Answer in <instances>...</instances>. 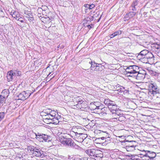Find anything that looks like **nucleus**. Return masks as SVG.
Returning <instances> with one entry per match:
<instances>
[{
	"label": "nucleus",
	"mask_w": 160,
	"mask_h": 160,
	"mask_svg": "<svg viewBox=\"0 0 160 160\" xmlns=\"http://www.w3.org/2000/svg\"><path fill=\"white\" fill-rule=\"evenodd\" d=\"M56 112L54 111H52L51 110L49 115L51 116V117H52V118L54 117L56 115Z\"/></svg>",
	"instance_id": "obj_37"
},
{
	"label": "nucleus",
	"mask_w": 160,
	"mask_h": 160,
	"mask_svg": "<svg viewBox=\"0 0 160 160\" xmlns=\"http://www.w3.org/2000/svg\"><path fill=\"white\" fill-rule=\"evenodd\" d=\"M37 148H38L34 147L32 146H29L28 147V150L32 151L33 152H34L35 150H37Z\"/></svg>",
	"instance_id": "obj_32"
},
{
	"label": "nucleus",
	"mask_w": 160,
	"mask_h": 160,
	"mask_svg": "<svg viewBox=\"0 0 160 160\" xmlns=\"http://www.w3.org/2000/svg\"><path fill=\"white\" fill-rule=\"evenodd\" d=\"M106 138L104 137H102L101 138H97L95 140L96 141H98L102 140L104 142L105 140V139Z\"/></svg>",
	"instance_id": "obj_41"
},
{
	"label": "nucleus",
	"mask_w": 160,
	"mask_h": 160,
	"mask_svg": "<svg viewBox=\"0 0 160 160\" xmlns=\"http://www.w3.org/2000/svg\"><path fill=\"white\" fill-rule=\"evenodd\" d=\"M80 134L78 135V137L77 138L76 140L78 142H82L84 139L87 137L86 135L80 132Z\"/></svg>",
	"instance_id": "obj_16"
},
{
	"label": "nucleus",
	"mask_w": 160,
	"mask_h": 160,
	"mask_svg": "<svg viewBox=\"0 0 160 160\" xmlns=\"http://www.w3.org/2000/svg\"><path fill=\"white\" fill-rule=\"evenodd\" d=\"M147 151H145L143 150L139 154V155L142 156V157H145L146 158L147 154Z\"/></svg>",
	"instance_id": "obj_31"
},
{
	"label": "nucleus",
	"mask_w": 160,
	"mask_h": 160,
	"mask_svg": "<svg viewBox=\"0 0 160 160\" xmlns=\"http://www.w3.org/2000/svg\"><path fill=\"white\" fill-rule=\"evenodd\" d=\"M73 102L75 106L78 109L84 108L87 107L86 102L84 101L82 98L76 97L74 98Z\"/></svg>",
	"instance_id": "obj_4"
},
{
	"label": "nucleus",
	"mask_w": 160,
	"mask_h": 160,
	"mask_svg": "<svg viewBox=\"0 0 160 160\" xmlns=\"http://www.w3.org/2000/svg\"><path fill=\"white\" fill-rule=\"evenodd\" d=\"M136 145H132L131 146H126V149L128 152H132L135 150V148Z\"/></svg>",
	"instance_id": "obj_19"
},
{
	"label": "nucleus",
	"mask_w": 160,
	"mask_h": 160,
	"mask_svg": "<svg viewBox=\"0 0 160 160\" xmlns=\"http://www.w3.org/2000/svg\"><path fill=\"white\" fill-rule=\"evenodd\" d=\"M102 131H101L100 130H95L94 131V133L95 134H99V135L100 136L101 134V132H102Z\"/></svg>",
	"instance_id": "obj_47"
},
{
	"label": "nucleus",
	"mask_w": 160,
	"mask_h": 160,
	"mask_svg": "<svg viewBox=\"0 0 160 160\" xmlns=\"http://www.w3.org/2000/svg\"><path fill=\"white\" fill-rule=\"evenodd\" d=\"M32 133L35 135V138L40 142H43L44 141L45 142H49L51 141V137L49 136L39 133H36L32 132Z\"/></svg>",
	"instance_id": "obj_5"
},
{
	"label": "nucleus",
	"mask_w": 160,
	"mask_h": 160,
	"mask_svg": "<svg viewBox=\"0 0 160 160\" xmlns=\"http://www.w3.org/2000/svg\"><path fill=\"white\" fill-rule=\"evenodd\" d=\"M117 118H118V120L121 121L124 120L125 117L122 116H118Z\"/></svg>",
	"instance_id": "obj_44"
},
{
	"label": "nucleus",
	"mask_w": 160,
	"mask_h": 160,
	"mask_svg": "<svg viewBox=\"0 0 160 160\" xmlns=\"http://www.w3.org/2000/svg\"><path fill=\"white\" fill-rule=\"evenodd\" d=\"M59 122L58 119L57 118L54 117L52 118V123L55 124H57Z\"/></svg>",
	"instance_id": "obj_29"
},
{
	"label": "nucleus",
	"mask_w": 160,
	"mask_h": 160,
	"mask_svg": "<svg viewBox=\"0 0 160 160\" xmlns=\"http://www.w3.org/2000/svg\"><path fill=\"white\" fill-rule=\"evenodd\" d=\"M148 51L146 50H144L141 51L137 56L138 58H139L140 57H144L148 53Z\"/></svg>",
	"instance_id": "obj_21"
},
{
	"label": "nucleus",
	"mask_w": 160,
	"mask_h": 160,
	"mask_svg": "<svg viewBox=\"0 0 160 160\" xmlns=\"http://www.w3.org/2000/svg\"><path fill=\"white\" fill-rule=\"evenodd\" d=\"M72 146H71L72 147H73V148L77 149L78 150H80L81 148L79 147L78 145H77L75 143L73 142V144H72Z\"/></svg>",
	"instance_id": "obj_35"
},
{
	"label": "nucleus",
	"mask_w": 160,
	"mask_h": 160,
	"mask_svg": "<svg viewBox=\"0 0 160 160\" xmlns=\"http://www.w3.org/2000/svg\"><path fill=\"white\" fill-rule=\"evenodd\" d=\"M84 6L86 8H88L89 9V4H85L84 5Z\"/></svg>",
	"instance_id": "obj_54"
},
{
	"label": "nucleus",
	"mask_w": 160,
	"mask_h": 160,
	"mask_svg": "<svg viewBox=\"0 0 160 160\" xmlns=\"http://www.w3.org/2000/svg\"><path fill=\"white\" fill-rule=\"evenodd\" d=\"M12 16L17 20H18V18L20 17V15L17 12H15L12 14Z\"/></svg>",
	"instance_id": "obj_28"
},
{
	"label": "nucleus",
	"mask_w": 160,
	"mask_h": 160,
	"mask_svg": "<svg viewBox=\"0 0 160 160\" xmlns=\"http://www.w3.org/2000/svg\"><path fill=\"white\" fill-rule=\"evenodd\" d=\"M121 89H122V91H124V88L123 87H122V88H121Z\"/></svg>",
	"instance_id": "obj_59"
},
{
	"label": "nucleus",
	"mask_w": 160,
	"mask_h": 160,
	"mask_svg": "<svg viewBox=\"0 0 160 160\" xmlns=\"http://www.w3.org/2000/svg\"><path fill=\"white\" fill-rule=\"evenodd\" d=\"M73 141L70 138L64 139L62 141V143L63 144L71 147L72 144H73Z\"/></svg>",
	"instance_id": "obj_11"
},
{
	"label": "nucleus",
	"mask_w": 160,
	"mask_h": 160,
	"mask_svg": "<svg viewBox=\"0 0 160 160\" xmlns=\"http://www.w3.org/2000/svg\"><path fill=\"white\" fill-rule=\"evenodd\" d=\"M102 15H101V17H100V18H99V20L100 19V18H101V17H102Z\"/></svg>",
	"instance_id": "obj_63"
},
{
	"label": "nucleus",
	"mask_w": 160,
	"mask_h": 160,
	"mask_svg": "<svg viewBox=\"0 0 160 160\" xmlns=\"http://www.w3.org/2000/svg\"><path fill=\"white\" fill-rule=\"evenodd\" d=\"M138 2V1L135 0L133 2L131 6H132V7H135L137 5Z\"/></svg>",
	"instance_id": "obj_45"
},
{
	"label": "nucleus",
	"mask_w": 160,
	"mask_h": 160,
	"mask_svg": "<svg viewBox=\"0 0 160 160\" xmlns=\"http://www.w3.org/2000/svg\"><path fill=\"white\" fill-rule=\"evenodd\" d=\"M158 55L160 57V52H158Z\"/></svg>",
	"instance_id": "obj_60"
},
{
	"label": "nucleus",
	"mask_w": 160,
	"mask_h": 160,
	"mask_svg": "<svg viewBox=\"0 0 160 160\" xmlns=\"http://www.w3.org/2000/svg\"><path fill=\"white\" fill-rule=\"evenodd\" d=\"M98 112H100L102 115H104V114H108V108L103 107L102 105H100V107H98Z\"/></svg>",
	"instance_id": "obj_12"
},
{
	"label": "nucleus",
	"mask_w": 160,
	"mask_h": 160,
	"mask_svg": "<svg viewBox=\"0 0 160 160\" xmlns=\"http://www.w3.org/2000/svg\"><path fill=\"white\" fill-rule=\"evenodd\" d=\"M123 142H124L126 143L125 144L127 145L126 146H131L132 145H136L135 144L136 142L134 141H128L126 140H124Z\"/></svg>",
	"instance_id": "obj_17"
},
{
	"label": "nucleus",
	"mask_w": 160,
	"mask_h": 160,
	"mask_svg": "<svg viewBox=\"0 0 160 160\" xmlns=\"http://www.w3.org/2000/svg\"><path fill=\"white\" fill-rule=\"evenodd\" d=\"M14 73L15 72H13V70L8 72L7 73V77L8 82L12 81L13 78L15 77Z\"/></svg>",
	"instance_id": "obj_14"
},
{
	"label": "nucleus",
	"mask_w": 160,
	"mask_h": 160,
	"mask_svg": "<svg viewBox=\"0 0 160 160\" xmlns=\"http://www.w3.org/2000/svg\"><path fill=\"white\" fill-rule=\"evenodd\" d=\"M51 110V109L49 108H47L44 109L43 110V111L42 112L41 114L42 116L45 115V114H49Z\"/></svg>",
	"instance_id": "obj_26"
},
{
	"label": "nucleus",
	"mask_w": 160,
	"mask_h": 160,
	"mask_svg": "<svg viewBox=\"0 0 160 160\" xmlns=\"http://www.w3.org/2000/svg\"><path fill=\"white\" fill-rule=\"evenodd\" d=\"M89 63L91 64L90 68L92 70L101 72L104 68V66L102 65L101 64H98L95 62H92V61L90 62Z\"/></svg>",
	"instance_id": "obj_6"
},
{
	"label": "nucleus",
	"mask_w": 160,
	"mask_h": 160,
	"mask_svg": "<svg viewBox=\"0 0 160 160\" xmlns=\"http://www.w3.org/2000/svg\"><path fill=\"white\" fill-rule=\"evenodd\" d=\"M136 13V12H134L131 11L128 14L129 16L130 17L132 18L135 16Z\"/></svg>",
	"instance_id": "obj_36"
},
{
	"label": "nucleus",
	"mask_w": 160,
	"mask_h": 160,
	"mask_svg": "<svg viewBox=\"0 0 160 160\" xmlns=\"http://www.w3.org/2000/svg\"><path fill=\"white\" fill-rule=\"evenodd\" d=\"M6 99L3 96H0V105L2 106L4 103H5V102Z\"/></svg>",
	"instance_id": "obj_25"
},
{
	"label": "nucleus",
	"mask_w": 160,
	"mask_h": 160,
	"mask_svg": "<svg viewBox=\"0 0 160 160\" xmlns=\"http://www.w3.org/2000/svg\"><path fill=\"white\" fill-rule=\"evenodd\" d=\"M88 160H91L90 159H88Z\"/></svg>",
	"instance_id": "obj_64"
},
{
	"label": "nucleus",
	"mask_w": 160,
	"mask_h": 160,
	"mask_svg": "<svg viewBox=\"0 0 160 160\" xmlns=\"http://www.w3.org/2000/svg\"><path fill=\"white\" fill-rule=\"evenodd\" d=\"M133 160H140V159H139L138 158H134V159H133Z\"/></svg>",
	"instance_id": "obj_61"
},
{
	"label": "nucleus",
	"mask_w": 160,
	"mask_h": 160,
	"mask_svg": "<svg viewBox=\"0 0 160 160\" xmlns=\"http://www.w3.org/2000/svg\"><path fill=\"white\" fill-rule=\"evenodd\" d=\"M95 7V5L93 4H92L91 5H89V9L90 10L92 9L93 8H94Z\"/></svg>",
	"instance_id": "obj_50"
},
{
	"label": "nucleus",
	"mask_w": 160,
	"mask_h": 160,
	"mask_svg": "<svg viewBox=\"0 0 160 160\" xmlns=\"http://www.w3.org/2000/svg\"><path fill=\"white\" fill-rule=\"evenodd\" d=\"M37 150L35 151L34 152H32L33 155L37 157H43L44 156L42 151L41 150L40 148H38L37 149Z\"/></svg>",
	"instance_id": "obj_13"
},
{
	"label": "nucleus",
	"mask_w": 160,
	"mask_h": 160,
	"mask_svg": "<svg viewBox=\"0 0 160 160\" xmlns=\"http://www.w3.org/2000/svg\"><path fill=\"white\" fill-rule=\"evenodd\" d=\"M86 153L91 157H93L92 158L95 160H100L101 158L103 157V155L102 153V152L100 150L97 149H88L86 150Z\"/></svg>",
	"instance_id": "obj_1"
},
{
	"label": "nucleus",
	"mask_w": 160,
	"mask_h": 160,
	"mask_svg": "<svg viewBox=\"0 0 160 160\" xmlns=\"http://www.w3.org/2000/svg\"><path fill=\"white\" fill-rule=\"evenodd\" d=\"M94 104L96 106H100V105H102L101 104L100 102H95L94 103Z\"/></svg>",
	"instance_id": "obj_53"
},
{
	"label": "nucleus",
	"mask_w": 160,
	"mask_h": 160,
	"mask_svg": "<svg viewBox=\"0 0 160 160\" xmlns=\"http://www.w3.org/2000/svg\"><path fill=\"white\" fill-rule=\"evenodd\" d=\"M13 72H15L14 75L15 76H20L21 75V72L19 71L18 70H13Z\"/></svg>",
	"instance_id": "obj_33"
},
{
	"label": "nucleus",
	"mask_w": 160,
	"mask_h": 160,
	"mask_svg": "<svg viewBox=\"0 0 160 160\" xmlns=\"http://www.w3.org/2000/svg\"><path fill=\"white\" fill-rule=\"evenodd\" d=\"M28 19L30 22H32L33 20V15L32 17H28Z\"/></svg>",
	"instance_id": "obj_51"
},
{
	"label": "nucleus",
	"mask_w": 160,
	"mask_h": 160,
	"mask_svg": "<svg viewBox=\"0 0 160 160\" xmlns=\"http://www.w3.org/2000/svg\"><path fill=\"white\" fill-rule=\"evenodd\" d=\"M130 9L133 11H136L137 10L136 8L135 7H132V6H131L130 7Z\"/></svg>",
	"instance_id": "obj_52"
},
{
	"label": "nucleus",
	"mask_w": 160,
	"mask_h": 160,
	"mask_svg": "<svg viewBox=\"0 0 160 160\" xmlns=\"http://www.w3.org/2000/svg\"><path fill=\"white\" fill-rule=\"evenodd\" d=\"M24 14L25 15V16L27 18H28V17H32V13L30 12H25Z\"/></svg>",
	"instance_id": "obj_34"
},
{
	"label": "nucleus",
	"mask_w": 160,
	"mask_h": 160,
	"mask_svg": "<svg viewBox=\"0 0 160 160\" xmlns=\"http://www.w3.org/2000/svg\"><path fill=\"white\" fill-rule=\"evenodd\" d=\"M43 116L44 117V118H47V117H48L47 118V119L48 118L50 121H52V117H51V116L50 115H49V114L43 115Z\"/></svg>",
	"instance_id": "obj_39"
},
{
	"label": "nucleus",
	"mask_w": 160,
	"mask_h": 160,
	"mask_svg": "<svg viewBox=\"0 0 160 160\" xmlns=\"http://www.w3.org/2000/svg\"><path fill=\"white\" fill-rule=\"evenodd\" d=\"M96 142H97V143H98L99 144H102V143H100V142H103V141L102 140H100V141H96Z\"/></svg>",
	"instance_id": "obj_57"
},
{
	"label": "nucleus",
	"mask_w": 160,
	"mask_h": 160,
	"mask_svg": "<svg viewBox=\"0 0 160 160\" xmlns=\"http://www.w3.org/2000/svg\"><path fill=\"white\" fill-rule=\"evenodd\" d=\"M18 20H17L18 21H20V20H22V19H23L20 16L18 18Z\"/></svg>",
	"instance_id": "obj_56"
},
{
	"label": "nucleus",
	"mask_w": 160,
	"mask_h": 160,
	"mask_svg": "<svg viewBox=\"0 0 160 160\" xmlns=\"http://www.w3.org/2000/svg\"><path fill=\"white\" fill-rule=\"evenodd\" d=\"M138 72H139L138 73H136V74H134L132 77L136 78L137 80L142 81L145 78V75L144 74L140 73Z\"/></svg>",
	"instance_id": "obj_15"
},
{
	"label": "nucleus",
	"mask_w": 160,
	"mask_h": 160,
	"mask_svg": "<svg viewBox=\"0 0 160 160\" xmlns=\"http://www.w3.org/2000/svg\"><path fill=\"white\" fill-rule=\"evenodd\" d=\"M114 37H115V36H114V33L112 34L110 36V38H114Z\"/></svg>",
	"instance_id": "obj_55"
},
{
	"label": "nucleus",
	"mask_w": 160,
	"mask_h": 160,
	"mask_svg": "<svg viewBox=\"0 0 160 160\" xmlns=\"http://www.w3.org/2000/svg\"><path fill=\"white\" fill-rule=\"evenodd\" d=\"M80 129H78L76 127L72 128L69 134L72 138L74 139H76L77 137H78V135L80 134Z\"/></svg>",
	"instance_id": "obj_7"
},
{
	"label": "nucleus",
	"mask_w": 160,
	"mask_h": 160,
	"mask_svg": "<svg viewBox=\"0 0 160 160\" xmlns=\"http://www.w3.org/2000/svg\"><path fill=\"white\" fill-rule=\"evenodd\" d=\"M139 68L138 66L133 65H130L127 67L125 71L129 76L133 77L134 74L138 73L139 72Z\"/></svg>",
	"instance_id": "obj_3"
},
{
	"label": "nucleus",
	"mask_w": 160,
	"mask_h": 160,
	"mask_svg": "<svg viewBox=\"0 0 160 160\" xmlns=\"http://www.w3.org/2000/svg\"><path fill=\"white\" fill-rule=\"evenodd\" d=\"M88 158L86 157H84L81 158H76L74 160H88Z\"/></svg>",
	"instance_id": "obj_46"
},
{
	"label": "nucleus",
	"mask_w": 160,
	"mask_h": 160,
	"mask_svg": "<svg viewBox=\"0 0 160 160\" xmlns=\"http://www.w3.org/2000/svg\"><path fill=\"white\" fill-rule=\"evenodd\" d=\"M144 57H145V58H146V59H148L149 60L154 58V55L151 52L148 51V53L147 52Z\"/></svg>",
	"instance_id": "obj_20"
},
{
	"label": "nucleus",
	"mask_w": 160,
	"mask_h": 160,
	"mask_svg": "<svg viewBox=\"0 0 160 160\" xmlns=\"http://www.w3.org/2000/svg\"><path fill=\"white\" fill-rule=\"evenodd\" d=\"M48 117H47V118H43V121L45 122L47 124L49 123H52V121H50L49 120V119H48V118L47 119V118Z\"/></svg>",
	"instance_id": "obj_38"
},
{
	"label": "nucleus",
	"mask_w": 160,
	"mask_h": 160,
	"mask_svg": "<svg viewBox=\"0 0 160 160\" xmlns=\"http://www.w3.org/2000/svg\"><path fill=\"white\" fill-rule=\"evenodd\" d=\"M124 18L126 20H128L131 18L130 17L128 14L127 13L126 14Z\"/></svg>",
	"instance_id": "obj_49"
},
{
	"label": "nucleus",
	"mask_w": 160,
	"mask_h": 160,
	"mask_svg": "<svg viewBox=\"0 0 160 160\" xmlns=\"http://www.w3.org/2000/svg\"><path fill=\"white\" fill-rule=\"evenodd\" d=\"M109 136V134L107 132H103L102 131L100 135L101 136L104 137L105 138H106L107 137H108Z\"/></svg>",
	"instance_id": "obj_30"
},
{
	"label": "nucleus",
	"mask_w": 160,
	"mask_h": 160,
	"mask_svg": "<svg viewBox=\"0 0 160 160\" xmlns=\"http://www.w3.org/2000/svg\"><path fill=\"white\" fill-rule=\"evenodd\" d=\"M149 92L153 95L158 92V88L157 84L155 82L151 83L149 85Z\"/></svg>",
	"instance_id": "obj_8"
},
{
	"label": "nucleus",
	"mask_w": 160,
	"mask_h": 160,
	"mask_svg": "<svg viewBox=\"0 0 160 160\" xmlns=\"http://www.w3.org/2000/svg\"><path fill=\"white\" fill-rule=\"evenodd\" d=\"M90 107L91 109L94 110H95L96 112H98V110H99V108L98 107H100V106H96L94 104V103L93 104H91Z\"/></svg>",
	"instance_id": "obj_22"
},
{
	"label": "nucleus",
	"mask_w": 160,
	"mask_h": 160,
	"mask_svg": "<svg viewBox=\"0 0 160 160\" xmlns=\"http://www.w3.org/2000/svg\"><path fill=\"white\" fill-rule=\"evenodd\" d=\"M156 154L153 152L147 151V153L146 158L143 159V160H155L154 158L156 157Z\"/></svg>",
	"instance_id": "obj_9"
},
{
	"label": "nucleus",
	"mask_w": 160,
	"mask_h": 160,
	"mask_svg": "<svg viewBox=\"0 0 160 160\" xmlns=\"http://www.w3.org/2000/svg\"><path fill=\"white\" fill-rule=\"evenodd\" d=\"M4 17V12L0 10V18Z\"/></svg>",
	"instance_id": "obj_48"
},
{
	"label": "nucleus",
	"mask_w": 160,
	"mask_h": 160,
	"mask_svg": "<svg viewBox=\"0 0 160 160\" xmlns=\"http://www.w3.org/2000/svg\"><path fill=\"white\" fill-rule=\"evenodd\" d=\"M109 142H110V139L109 137V136H108V137H107L106 138L104 142H100V143H102V144L103 145H104L106 144H107L108 143H109Z\"/></svg>",
	"instance_id": "obj_24"
},
{
	"label": "nucleus",
	"mask_w": 160,
	"mask_h": 160,
	"mask_svg": "<svg viewBox=\"0 0 160 160\" xmlns=\"http://www.w3.org/2000/svg\"><path fill=\"white\" fill-rule=\"evenodd\" d=\"M153 47L157 50H159L160 52V45L157 44H155L153 45Z\"/></svg>",
	"instance_id": "obj_40"
},
{
	"label": "nucleus",
	"mask_w": 160,
	"mask_h": 160,
	"mask_svg": "<svg viewBox=\"0 0 160 160\" xmlns=\"http://www.w3.org/2000/svg\"><path fill=\"white\" fill-rule=\"evenodd\" d=\"M9 90L7 89H5L2 92L1 95L3 96L5 98L7 99L9 95Z\"/></svg>",
	"instance_id": "obj_18"
},
{
	"label": "nucleus",
	"mask_w": 160,
	"mask_h": 160,
	"mask_svg": "<svg viewBox=\"0 0 160 160\" xmlns=\"http://www.w3.org/2000/svg\"><path fill=\"white\" fill-rule=\"evenodd\" d=\"M4 115L5 113L4 112H0V121L3 119L4 117Z\"/></svg>",
	"instance_id": "obj_42"
},
{
	"label": "nucleus",
	"mask_w": 160,
	"mask_h": 160,
	"mask_svg": "<svg viewBox=\"0 0 160 160\" xmlns=\"http://www.w3.org/2000/svg\"><path fill=\"white\" fill-rule=\"evenodd\" d=\"M149 72H152V70H151V68H148V69Z\"/></svg>",
	"instance_id": "obj_58"
},
{
	"label": "nucleus",
	"mask_w": 160,
	"mask_h": 160,
	"mask_svg": "<svg viewBox=\"0 0 160 160\" xmlns=\"http://www.w3.org/2000/svg\"><path fill=\"white\" fill-rule=\"evenodd\" d=\"M113 33L114 34V36H116L119 35L121 34L122 33V31L120 30H119Z\"/></svg>",
	"instance_id": "obj_43"
},
{
	"label": "nucleus",
	"mask_w": 160,
	"mask_h": 160,
	"mask_svg": "<svg viewBox=\"0 0 160 160\" xmlns=\"http://www.w3.org/2000/svg\"><path fill=\"white\" fill-rule=\"evenodd\" d=\"M139 59L141 60V61L144 63H148L149 62V60L148 59H147L144 57H140L139 58H138Z\"/></svg>",
	"instance_id": "obj_27"
},
{
	"label": "nucleus",
	"mask_w": 160,
	"mask_h": 160,
	"mask_svg": "<svg viewBox=\"0 0 160 160\" xmlns=\"http://www.w3.org/2000/svg\"><path fill=\"white\" fill-rule=\"evenodd\" d=\"M30 94H29L27 92L23 91L19 93L18 96V99L21 100H24L28 98L30 96Z\"/></svg>",
	"instance_id": "obj_10"
},
{
	"label": "nucleus",
	"mask_w": 160,
	"mask_h": 160,
	"mask_svg": "<svg viewBox=\"0 0 160 160\" xmlns=\"http://www.w3.org/2000/svg\"><path fill=\"white\" fill-rule=\"evenodd\" d=\"M109 110L113 116L114 119H117L118 116L122 115L119 112V109L117 108V106L115 102H113L111 105L108 106Z\"/></svg>",
	"instance_id": "obj_2"
},
{
	"label": "nucleus",
	"mask_w": 160,
	"mask_h": 160,
	"mask_svg": "<svg viewBox=\"0 0 160 160\" xmlns=\"http://www.w3.org/2000/svg\"><path fill=\"white\" fill-rule=\"evenodd\" d=\"M104 103L106 104V106H107L108 107V106L111 105L113 102L110 100L109 99H106L104 100Z\"/></svg>",
	"instance_id": "obj_23"
},
{
	"label": "nucleus",
	"mask_w": 160,
	"mask_h": 160,
	"mask_svg": "<svg viewBox=\"0 0 160 160\" xmlns=\"http://www.w3.org/2000/svg\"><path fill=\"white\" fill-rule=\"evenodd\" d=\"M20 22H24L23 21V19H22V20H20Z\"/></svg>",
	"instance_id": "obj_62"
}]
</instances>
